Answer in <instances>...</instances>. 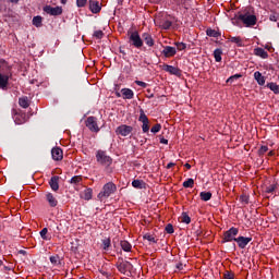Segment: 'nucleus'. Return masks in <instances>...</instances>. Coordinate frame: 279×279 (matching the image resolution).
Wrapping results in <instances>:
<instances>
[{"label": "nucleus", "mask_w": 279, "mask_h": 279, "mask_svg": "<svg viewBox=\"0 0 279 279\" xmlns=\"http://www.w3.org/2000/svg\"><path fill=\"white\" fill-rule=\"evenodd\" d=\"M238 21H242L245 27H254L256 24V15L250 14V12L239 13Z\"/></svg>", "instance_id": "nucleus-1"}, {"label": "nucleus", "mask_w": 279, "mask_h": 279, "mask_svg": "<svg viewBox=\"0 0 279 279\" xmlns=\"http://www.w3.org/2000/svg\"><path fill=\"white\" fill-rule=\"evenodd\" d=\"M114 191H117V185H114V183L109 182L105 184L102 191L98 194V199L101 202L104 201V197H110Z\"/></svg>", "instance_id": "nucleus-2"}, {"label": "nucleus", "mask_w": 279, "mask_h": 279, "mask_svg": "<svg viewBox=\"0 0 279 279\" xmlns=\"http://www.w3.org/2000/svg\"><path fill=\"white\" fill-rule=\"evenodd\" d=\"M117 269L120 271V274H128V271H132V269H134V266L132 263L120 258L117 263Z\"/></svg>", "instance_id": "nucleus-3"}, {"label": "nucleus", "mask_w": 279, "mask_h": 279, "mask_svg": "<svg viewBox=\"0 0 279 279\" xmlns=\"http://www.w3.org/2000/svg\"><path fill=\"white\" fill-rule=\"evenodd\" d=\"M97 162L100 165H107L110 166L112 163V158L110 156L106 155V151L104 150H98L96 154Z\"/></svg>", "instance_id": "nucleus-4"}, {"label": "nucleus", "mask_w": 279, "mask_h": 279, "mask_svg": "<svg viewBox=\"0 0 279 279\" xmlns=\"http://www.w3.org/2000/svg\"><path fill=\"white\" fill-rule=\"evenodd\" d=\"M129 41L133 47H136V49L143 47V39L141 38V35H138V32H133L129 37Z\"/></svg>", "instance_id": "nucleus-5"}, {"label": "nucleus", "mask_w": 279, "mask_h": 279, "mask_svg": "<svg viewBox=\"0 0 279 279\" xmlns=\"http://www.w3.org/2000/svg\"><path fill=\"white\" fill-rule=\"evenodd\" d=\"M43 11L46 14H49L50 16H60L63 12L62 7H51V5H45L43 8Z\"/></svg>", "instance_id": "nucleus-6"}, {"label": "nucleus", "mask_w": 279, "mask_h": 279, "mask_svg": "<svg viewBox=\"0 0 279 279\" xmlns=\"http://www.w3.org/2000/svg\"><path fill=\"white\" fill-rule=\"evenodd\" d=\"M236 234H239V229L234 227L226 231L223 235L225 243H228L230 241H236Z\"/></svg>", "instance_id": "nucleus-7"}, {"label": "nucleus", "mask_w": 279, "mask_h": 279, "mask_svg": "<svg viewBox=\"0 0 279 279\" xmlns=\"http://www.w3.org/2000/svg\"><path fill=\"white\" fill-rule=\"evenodd\" d=\"M138 121H141V123H143V125H142L143 132L144 133L149 132V119L147 118V116L145 114V111L143 109H141V111H140Z\"/></svg>", "instance_id": "nucleus-8"}, {"label": "nucleus", "mask_w": 279, "mask_h": 279, "mask_svg": "<svg viewBox=\"0 0 279 279\" xmlns=\"http://www.w3.org/2000/svg\"><path fill=\"white\" fill-rule=\"evenodd\" d=\"M133 130L134 129L132 126L122 124L117 128L116 133L120 134V136H130V134H132Z\"/></svg>", "instance_id": "nucleus-9"}, {"label": "nucleus", "mask_w": 279, "mask_h": 279, "mask_svg": "<svg viewBox=\"0 0 279 279\" xmlns=\"http://www.w3.org/2000/svg\"><path fill=\"white\" fill-rule=\"evenodd\" d=\"M86 128H88L90 132H99V126L97 125V118L88 117L86 120Z\"/></svg>", "instance_id": "nucleus-10"}, {"label": "nucleus", "mask_w": 279, "mask_h": 279, "mask_svg": "<svg viewBox=\"0 0 279 279\" xmlns=\"http://www.w3.org/2000/svg\"><path fill=\"white\" fill-rule=\"evenodd\" d=\"M163 71H166L167 73H170V75H177V77H180V75H182V71H180V69L173 65L165 64Z\"/></svg>", "instance_id": "nucleus-11"}, {"label": "nucleus", "mask_w": 279, "mask_h": 279, "mask_svg": "<svg viewBox=\"0 0 279 279\" xmlns=\"http://www.w3.org/2000/svg\"><path fill=\"white\" fill-rule=\"evenodd\" d=\"M252 241V238H245V236H239L235 240V243H238L240 250H245L247 247V244Z\"/></svg>", "instance_id": "nucleus-12"}, {"label": "nucleus", "mask_w": 279, "mask_h": 279, "mask_svg": "<svg viewBox=\"0 0 279 279\" xmlns=\"http://www.w3.org/2000/svg\"><path fill=\"white\" fill-rule=\"evenodd\" d=\"M89 10L93 12V14H98V12H101V5L99 4V1L89 0Z\"/></svg>", "instance_id": "nucleus-13"}, {"label": "nucleus", "mask_w": 279, "mask_h": 279, "mask_svg": "<svg viewBox=\"0 0 279 279\" xmlns=\"http://www.w3.org/2000/svg\"><path fill=\"white\" fill-rule=\"evenodd\" d=\"M51 156L54 160L59 161L64 158L63 151L61 150L60 147H54L51 149Z\"/></svg>", "instance_id": "nucleus-14"}, {"label": "nucleus", "mask_w": 279, "mask_h": 279, "mask_svg": "<svg viewBox=\"0 0 279 279\" xmlns=\"http://www.w3.org/2000/svg\"><path fill=\"white\" fill-rule=\"evenodd\" d=\"M162 53H163L165 58H173V56H175V53H177V50L174 47L167 46L162 50Z\"/></svg>", "instance_id": "nucleus-15"}, {"label": "nucleus", "mask_w": 279, "mask_h": 279, "mask_svg": "<svg viewBox=\"0 0 279 279\" xmlns=\"http://www.w3.org/2000/svg\"><path fill=\"white\" fill-rule=\"evenodd\" d=\"M59 181H60V177L58 175H54L50 179V187L52 189V191H58L60 189V184H59Z\"/></svg>", "instance_id": "nucleus-16"}, {"label": "nucleus", "mask_w": 279, "mask_h": 279, "mask_svg": "<svg viewBox=\"0 0 279 279\" xmlns=\"http://www.w3.org/2000/svg\"><path fill=\"white\" fill-rule=\"evenodd\" d=\"M142 38L148 47H154V38L151 37V35H149V33H144L142 35Z\"/></svg>", "instance_id": "nucleus-17"}, {"label": "nucleus", "mask_w": 279, "mask_h": 279, "mask_svg": "<svg viewBox=\"0 0 279 279\" xmlns=\"http://www.w3.org/2000/svg\"><path fill=\"white\" fill-rule=\"evenodd\" d=\"M255 56H258L259 58H263L264 60L269 58V53L263 48H255L254 49Z\"/></svg>", "instance_id": "nucleus-18"}, {"label": "nucleus", "mask_w": 279, "mask_h": 279, "mask_svg": "<svg viewBox=\"0 0 279 279\" xmlns=\"http://www.w3.org/2000/svg\"><path fill=\"white\" fill-rule=\"evenodd\" d=\"M123 95V99H133L134 98V92L130 88H123L121 90Z\"/></svg>", "instance_id": "nucleus-19"}, {"label": "nucleus", "mask_w": 279, "mask_h": 279, "mask_svg": "<svg viewBox=\"0 0 279 279\" xmlns=\"http://www.w3.org/2000/svg\"><path fill=\"white\" fill-rule=\"evenodd\" d=\"M10 76L8 74L3 75L0 73V88H8V82Z\"/></svg>", "instance_id": "nucleus-20"}, {"label": "nucleus", "mask_w": 279, "mask_h": 279, "mask_svg": "<svg viewBox=\"0 0 279 279\" xmlns=\"http://www.w3.org/2000/svg\"><path fill=\"white\" fill-rule=\"evenodd\" d=\"M82 199H86V202L93 199V189H86L82 195H81Z\"/></svg>", "instance_id": "nucleus-21"}, {"label": "nucleus", "mask_w": 279, "mask_h": 279, "mask_svg": "<svg viewBox=\"0 0 279 279\" xmlns=\"http://www.w3.org/2000/svg\"><path fill=\"white\" fill-rule=\"evenodd\" d=\"M254 77L256 80V82L259 84V86H265V76H263V74L260 72H255L254 73Z\"/></svg>", "instance_id": "nucleus-22"}, {"label": "nucleus", "mask_w": 279, "mask_h": 279, "mask_svg": "<svg viewBox=\"0 0 279 279\" xmlns=\"http://www.w3.org/2000/svg\"><path fill=\"white\" fill-rule=\"evenodd\" d=\"M199 197L203 202H210L213 193L210 192H201Z\"/></svg>", "instance_id": "nucleus-23"}, {"label": "nucleus", "mask_w": 279, "mask_h": 279, "mask_svg": "<svg viewBox=\"0 0 279 279\" xmlns=\"http://www.w3.org/2000/svg\"><path fill=\"white\" fill-rule=\"evenodd\" d=\"M47 201L52 208L58 206V201H56V197H53V194L51 193L47 194Z\"/></svg>", "instance_id": "nucleus-24"}, {"label": "nucleus", "mask_w": 279, "mask_h": 279, "mask_svg": "<svg viewBox=\"0 0 279 279\" xmlns=\"http://www.w3.org/2000/svg\"><path fill=\"white\" fill-rule=\"evenodd\" d=\"M206 34H207V36H209L210 38H219V36H221V33H219V32H217V31H215V29H213V28H208V29L206 31Z\"/></svg>", "instance_id": "nucleus-25"}, {"label": "nucleus", "mask_w": 279, "mask_h": 279, "mask_svg": "<svg viewBox=\"0 0 279 279\" xmlns=\"http://www.w3.org/2000/svg\"><path fill=\"white\" fill-rule=\"evenodd\" d=\"M33 25L35 27H43V16L37 15L33 17Z\"/></svg>", "instance_id": "nucleus-26"}, {"label": "nucleus", "mask_w": 279, "mask_h": 279, "mask_svg": "<svg viewBox=\"0 0 279 279\" xmlns=\"http://www.w3.org/2000/svg\"><path fill=\"white\" fill-rule=\"evenodd\" d=\"M21 108H29V99L25 96L19 99Z\"/></svg>", "instance_id": "nucleus-27"}, {"label": "nucleus", "mask_w": 279, "mask_h": 279, "mask_svg": "<svg viewBox=\"0 0 279 279\" xmlns=\"http://www.w3.org/2000/svg\"><path fill=\"white\" fill-rule=\"evenodd\" d=\"M171 25H173L171 21L165 20L160 22L159 27H161V29H171Z\"/></svg>", "instance_id": "nucleus-28"}, {"label": "nucleus", "mask_w": 279, "mask_h": 279, "mask_svg": "<svg viewBox=\"0 0 279 279\" xmlns=\"http://www.w3.org/2000/svg\"><path fill=\"white\" fill-rule=\"evenodd\" d=\"M267 87L275 93V95H279V85L276 83H268Z\"/></svg>", "instance_id": "nucleus-29"}, {"label": "nucleus", "mask_w": 279, "mask_h": 279, "mask_svg": "<svg viewBox=\"0 0 279 279\" xmlns=\"http://www.w3.org/2000/svg\"><path fill=\"white\" fill-rule=\"evenodd\" d=\"M120 245L124 252H130L132 250V244L128 241H121Z\"/></svg>", "instance_id": "nucleus-30"}, {"label": "nucleus", "mask_w": 279, "mask_h": 279, "mask_svg": "<svg viewBox=\"0 0 279 279\" xmlns=\"http://www.w3.org/2000/svg\"><path fill=\"white\" fill-rule=\"evenodd\" d=\"M144 185H145V182H143L142 180H134L132 182V186L134 189H143Z\"/></svg>", "instance_id": "nucleus-31"}, {"label": "nucleus", "mask_w": 279, "mask_h": 279, "mask_svg": "<svg viewBox=\"0 0 279 279\" xmlns=\"http://www.w3.org/2000/svg\"><path fill=\"white\" fill-rule=\"evenodd\" d=\"M195 184V181L193 179H187L185 182H183L184 189H193Z\"/></svg>", "instance_id": "nucleus-32"}, {"label": "nucleus", "mask_w": 279, "mask_h": 279, "mask_svg": "<svg viewBox=\"0 0 279 279\" xmlns=\"http://www.w3.org/2000/svg\"><path fill=\"white\" fill-rule=\"evenodd\" d=\"M221 53H223L221 51V49H216L214 51V58H215L216 62H221Z\"/></svg>", "instance_id": "nucleus-33"}, {"label": "nucleus", "mask_w": 279, "mask_h": 279, "mask_svg": "<svg viewBox=\"0 0 279 279\" xmlns=\"http://www.w3.org/2000/svg\"><path fill=\"white\" fill-rule=\"evenodd\" d=\"M181 221L182 223H191V217L186 213H183L181 216Z\"/></svg>", "instance_id": "nucleus-34"}, {"label": "nucleus", "mask_w": 279, "mask_h": 279, "mask_svg": "<svg viewBox=\"0 0 279 279\" xmlns=\"http://www.w3.org/2000/svg\"><path fill=\"white\" fill-rule=\"evenodd\" d=\"M230 40H231V43H235V45H238V47H241L243 45L241 37H231Z\"/></svg>", "instance_id": "nucleus-35"}, {"label": "nucleus", "mask_w": 279, "mask_h": 279, "mask_svg": "<svg viewBox=\"0 0 279 279\" xmlns=\"http://www.w3.org/2000/svg\"><path fill=\"white\" fill-rule=\"evenodd\" d=\"M240 202H241L242 204H250V196H247V195H245V194H242V195L240 196Z\"/></svg>", "instance_id": "nucleus-36"}, {"label": "nucleus", "mask_w": 279, "mask_h": 279, "mask_svg": "<svg viewBox=\"0 0 279 279\" xmlns=\"http://www.w3.org/2000/svg\"><path fill=\"white\" fill-rule=\"evenodd\" d=\"M82 182L81 175H75L71 179V184H80Z\"/></svg>", "instance_id": "nucleus-37"}, {"label": "nucleus", "mask_w": 279, "mask_h": 279, "mask_svg": "<svg viewBox=\"0 0 279 279\" xmlns=\"http://www.w3.org/2000/svg\"><path fill=\"white\" fill-rule=\"evenodd\" d=\"M94 37L97 38L98 40H101V38H104V31H95Z\"/></svg>", "instance_id": "nucleus-38"}, {"label": "nucleus", "mask_w": 279, "mask_h": 279, "mask_svg": "<svg viewBox=\"0 0 279 279\" xmlns=\"http://www.w3.org/2000/svg\"><path fill=\"white\" fill-rule=\"evenodd\" d=\"M144 239H145L146 241H150L151 243H157L156 238H154V235H151V234H149V233H146V234L144 235Z\"/></svg>", "instance_id": "nucleus-39"}, {"label": "nucleus", "mask_w": 279, "mask_h": 279, "mask_svg": "<svg viewBox=\"0 0 279 279\" xmlns=\"http://www.w3.org/2000/svg\"><path fill=\"white\" fill-rule=\"evenodd\" d=\"M241 76V74H235V75H232L230 76L228 80H227V83L228 84H232V82H234V80H239Z\"/></svg>", "instance_id": "nucleus-40"}, {"label": "nucleus", "mask_w": 279, "mask_h": 279, "mask_svg": "<svg viewBox=\"0 0 279 279\" xmlns=\"http://www.w3.org/2000/svg\"><path fill=\"white\" fill-rule=\"evenodd\" d=\"M162 125L160 124H155L151 129L150 132H153V134H158V131L161 130Z\"/></svg>", "instance_id": "nucleus-41"}, {"label": "nucleus", "mask_w": 279, "mask_h": 279, "mask_svg": "<svg viewBox=\"0 0 279 279\" xmlns=\"http://www.w3.org/2000/svg\"><path fill=\"white\" fill-rule=\"evenodd\" d=\"M47 232H49V230L47 228H44L41 231H40V236L41 239H44V241H47Z\"/></svg>", "instance_id": "nucleus-42"}, {"label": "nucleus", "mask_w": 279, "mask_h": 279, "mask_svg": "<svg viewBox=\"0 0 279 279\" xmlns=\"http://www.w3.org/2000/svg\"><path fill=\"white\" fill-rule=\"evenodd\" d=\"M269 151V147L267 146H262L258 150L259 156H263L264 154H267Z\"/></svg>", "instance_id": "nucleus-43"}, {"label": "nucleus", "mask_w": 279, "mask_h": 279, "mask_svg": "<svg viewBox=\"0 0 279 279\" xmlns=\"http://www.w3.org/2000/svg\"><path fill=\"white\" fill-rule=\"evenodd\" d=\"M177 49L179 51H184V49H186V44H184V43H177Z\"/></svg>", "instance_id": "nucleus-44"}, {"label": "nucleus", "mask_w": 279, "mask_h": 279, "mask_svg": "<svg viewBox=\"0 0 279 279\" xmlns=\"http://www.w3.org/2000/svg\"><path fill=\"white\" fill-rule=\"evenodd\" d=\"M104 250L110 247V238L102 240Z\"/></svg>", "instance_id": "nucleus-45"}, {"label": "nucleus", "mask_w": 279, "mask_h": 279, "mask_svg": "<svg viewBox=\"0 0 279 279\" xmlns=\"http://www.w3.org/2000/svg\"><path fill=\"white\" fill-rule=\"evenodd\" d=\"M274 191H276V184L267 186L265 193H274Z\"/></svg>", "instance_id": "nucleus-46"}, {"label": "nucleus", "mask_w": 279, "mask_h": 279, "mask_svg": "<svg viewBox=\"0 0 279 279\" xmlns=\"http://www.w3.org/2000/svg\"><path fill=\"white\" fill-rule=\"evenodd\" d=\"M166 232H167L168 234H173V225L168 223V225L166 226Z\"/></svg>", "instance_id": "nucleus-47"}, {"label": "nucleus", "mask_w": 279, "mask_h": 279, "mask_svg": "<svg viewBox=\"0 0 279 279\" xmlns=\"http://www.w3.org/2000/svg\"><path fill=\"white\" fill-rule=\"evenodd\" d=\"M86 3H87V0H76L77 8H84Z\"/></svg>", "instance_id": "nucleus-48"}, {"label": "nucleus", "mask_w": 279, "mask_h": 279, "mask_svg": "<svg viewBox=\"0 0 279 279\" xmlns=\"http://www.w3.org/2000/svg\"><path fill=\"white\" fill-rule=\"evenodd\" d=\"M225 279H234V274L230 272V271H227L225 272V276H223Z\"/></svg>", "instance_id": "nucleus-49"}, {"label": "nucleus", "mask_w": 279, "mask_h": 279, "mask_svg": "<svg viewBox=\"0 0 279 279\" xmlns=\"http://www.w3.org/2000/svg\"><path fill=\"white\" fill-rule=\"evenodd\" d=\"M59 258H60V257H58V256H51V257H50V263H52V265H57Z\"/></svg>", "instance_id": "nucleus-50"}, {"label": "nucleus", "mask_w": 279, "mask_h": 279, "mask_svg": "<svg viewBox=\"0 0 279 279\" xmlns=\"http://www.w3.org/2000/svg\"><path fill=\"white\" fill-rule=\"evenodd\" d=\"M135 84H137V86H142V88H147V83H145V82L135 81Z\"/></svg>", "instance_id": "nucleus-51"}, {"label": "nucleus", "mask_w": 279, "mask_h": 279, "mask_svg": "<svg viewBox=\"0 0 279 279\" xmlns=\"http://www.w3.org/2000/svg\"><path fill=\"white\" fill-rule=\"evenodd\" d=\"M269 19H270V21H272L274 23H276V21H278V14L272 13V14H270Z\"/></svg>", "instance_id": "nucleus-52"}, {"label": "nucleus", "mask_w": 279, "mask_h": 279, "mask_svg": "<svg viewBox=\"0 0 279 279\" xmlns=\"http://www.w3.org/2000/svg\"><path fill=\"white\" fill-rule=\"evenodd\" d=\"M160 143L162 145H169V141L167 138H165V137H160Z\"/></svg>", "instance_id": "nucleus-53"}, {"label": "nucleus", "mask_w": 279, "mask_h": 279, "mask_svg": "<svg viewBox=\"0 0 279 279\" xmlns=\"http://www.w3.org/2000/svg\"><path fill=\"white\" fill-rule=\"evenodd\" d=\"M177 269H179V271H182V269H184V264L182 263L177 264Z\"/></svg>", "instance_id": "nucleus-54"}, {"label": "nucleus", "mask_w": 279, "mask_h": 279, "mask_svg": "<svg viewBox=\"0 0 279 279\" xmlns=\"http://www.w3.org/2000/svg\"><path fill=\"white\" fill-rule=\"evenodd\" d=\"M171 167H175V163L170 162V163L167 165V169H171Z\"/></svg>", "instance_id": "nucleus-55"}, {"label": "nucleus", "mask_w": 279, "mask_h": 279, "mask_svg": "<svg viewBox=\"0 0 279 279\" xmlns=\"http://www.w3.org/2000/svg\"><path fill=\"white\" fill-rule=\"evenodd\" d=\"M11 3H19V0H9Z\"/></svg>", "instance_id": "nucleus-56"}, {"label": "nucleus", "mask_w": 279, "mask_h": 279, "mask_svg": "<svg viewBox=\"0 0 279 279\" xmlns=\"http://www.w3.org/2000/svg\"><path fill=\"white\" fill-rule=\"evenodd\" d=\"M184 167L187 168V169H191L190 163H185Z\"/></svg>", "instance_id": "nucleus-57"}, {"label": "nucleus", "mask_w": 279, "mask_h": 279, "mask_svg": "<svg viewBox=\"0 0 279 279\" xmlns=\"http://www.w3.org/2000/svg\"><path fill=\"white\" fill-rule=\"evenodd\" d=\"M5 271H10V267L4 266Z\"/></svg>", "instance_id": "nucleus-58"}, {"label": "nucleus", "mask_w": 279, "mask_h": 279, "mask_svg": "<svg viewBox=\"0 0 279 279\" xmlns=\"http://www.w3.org/2000/svg\"><path fill=\"white\" fill-rule=\"evenodd\" d=\"M61 3L64 5L66 4V0H61Z\"/></svg>", "instance_id": "nucleus-59"}, {"label": "nucleus", "mask_w": 279, "mask_h": 279, "mask_svg": "<svg viewBox=\"0 0 279 279\" xmlns=\"http://www.w3.org/2000/svg\"><path fill=\"white\" fill-rule=\"evenodd\" d=\"M117 97H121V93L117 92L116 93Z\"/></svg>", "instance_id": "nucleus-60"}, {"label": "nucleus", "mask_w": 279, "mask_h": 279, "mask_svg": "<svg viewBox=\"0 0 279 279\" xmlns=\"http://www.w3.org/2000/svg\"><path fill=\"white\" fill-rule=\"evenodd\" d=\"M196 234H197V236H199L202 234V232L201 231H196Z\"/></svg>", "instance_id": "nucleus-61"}, {"label": "nucleus", "mask_w": 279, "mask_h": 279, "mask_svg": "<svg viewBox=\"0 0 279 279\" xmlns=\"http://www.w3.org/2000/svg\"><path fill=\"white\" fill-rule=\"evenodd\" d=\"M269 156H274V150H271V151L269 153Z\"/></svg>", "instance_id": "nucleus-62"}, {"label": "nucleus", "mask_w": 279, "mask_h": 279, "mask_svg": "<svg viewBox=\"0 0 279 279\" xmlns=\"http://www.w3.org/2000/svg\"><path fill=\"white\" fill-rule=\"evenodd\" d=\"M5 64H8L5 61L2 62V65L5 66Z\"/></svg>", "instance_id": "nucleus-63"}, {"label": "nucleus", "mask_w": 279, "mask_h": 279, "mask_svg": "<svg viewBox=\"0 0 279 279\" xmlns=\"http://www.w3.org/2000/svg\"><path fill=\"white\" fill-rule=\"evenodd\" d=\"M1 265H3V260L2 259H0V267H1Z\"/></svg>", "instance_id": "nucleus-64"}]
</instances>
